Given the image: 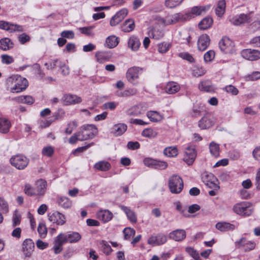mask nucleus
<instances>
[{
    "mask_svg": "<svg viewBox=\"0 0 260 260\" xmlns=\"http://www.w3.org/2000/svg\"><path fill=\"white\" fill-rule=\"evenodd\" d=\"M154 20L157 24L163 25L165 26L175 24L180 21H186V19L184 15L178 13L172 15L168 14L165 18L156 16Z\"/></svg>",
    "mask_w": 260,
    "mask_h": 260,
    "instance_id": "obj_1",
    "label": "nucleus"
},
{
    "mask_svg": "<svg viewBox=\"0 0 260 260\" xmlns=\"http://www.w3.org/2000/svg\"><path fill=\"white\" fill-rule=\"evenodd\" d=\"M254 208L248 202H241L236 204L233 207V211L237 214L243 216H249L253 212Z\"/></svg>",
    "mask_w": 260,
    "mask_h": 260,
    "instance_id": "obj_2",
    "label": "nucleus"
},
{
    "mask_svg": "<svg viewBox=\"0 0 260 260\" xmlns=\"http://www.w3.org/2000/svg\"><path fill=\"white\" fill-rule=\"evenodd\" d=\"M169 187L172 193H180L183 188V182L182 178L176 175L171 176L169 180Z\"/></svg>",
    "mask_w": 260,
    "mask_h": 260,
    "instance_id": "obj_3",
    "label": "nucleus"
},
{
    "mask_svg": "<svg viewBox=\"0 0 260 260\" xmlns=\"http://www.w3.org/2000/svg\"><path fill=\"white\" fill-rule=\"evenodd\" d=\"M10 161L11 164L18 170H23L28 165L29 159L22 154L16 155L12 157Z\"/></svg>",
    "mask_w": 260,
    "mask_h": 260,
    "instance_id": "obj_4",
    "label": "nucleus"
},
{
    "mask_svg": "<svg viewBox=\"0 0 260 260\" xmlns=\"http://www.w3.org/2000/svg\"><path fill=\"white\" fill-rule=\"evenodd\" d=\"M197 156L195 147L193 145L187 146L184 151L183 160L188 165H191L194 162Z\"/></svg>",
    "mask_w": 260,
    "mask_h": 260,
    "instance_id": "obj_5",
    "label": "nucleus"
},
{
    "mask_svg": "<svg viewBox=\"0 0 260 260\" xmlns=\"http://www.w3.org/2000/svg\"><path fill=\"white\" fill-rule=\"evenodd\" d=\"M35 244L30 239H25L22 245V252L24 258H30L34 251Z\"/></svg>",
    "mask_w": 260,
    "mask_h": 260,
    "instance_id": "obj_6",
    "label": "nucleus"
},
{
    "mask_svg": "<svg viewBox=\"0 0 260 260\" xmlns=\"http://www.w3.org/2000/svg\"><path fill=\"white\" fill-rule=\"evenodd\" d=\"M202 180L205 184L210 188L214 190L218 189L219 186L217 185L216 178L212 173H206L202 176Z\"/></svg>",
    "mask_w": 260,
    "mask_h": 260,
    "instance_id": "obj_7",
    "label": "nucleus"
},
{
    "mask_svg": "<svg viewBox=\"0 0 260 260\" xmlns=\"http://www.w3.org/2000/svg\"><path fill=\"white\" fill-rule=\"evenodd\" d=\"M215 121L212 114L207 113L199 121L198 125L202 129L209 128L214 124Z\"/></svg>",
    "mask_w": 260,
    "mask_h": 260,
    "instance_id": "obj_8",
    "label": "nucleus"
},
{
    "mask_svg": "<svg viewBox=\"0 0 260 260\" xmlns=\"http://www.w3.org/2000/svg\"><path fill=\"white\" fill-rule=\"evenodd\" d=\"M221 50L225 53H232L234 51V43L228 37H223L219 43Z\"/></svg>",
    "mask_w": 260,
    "mask_h": 260,
    "instance_id": "obj_9",
    "label": "nucleus"
},
{
    "mask_svg": "<svg viewBox=\"0 0 260 260\" xmlns=\"http://www.w3.org/2000/svg\"><path fill=\"white\" fill-rule=\"evenodd\" d=\"M250 15L241 14L231 18L230 22L234 25H241L251 21Z\"/></svg>",
    "mask_w": 260,
    "mask_h": 260,
    "instance_id": "obj_10",
    "label": "nucleus"
},
{
    "mask_svg": "<svg viewBox=\"0 0 260 260\" xmlns=\"http://www.w3.org/2000/svg\"><path fill=\"white\" fill-rule=\"evenodd\" d=\"M59 236L64 243H76L81 238L80 234L75 232H71L67 234L60 233Z\"/></svg>",
    "mask_w": 260,
    "mask_h": 260,
    "instance_id": "obj_11",
    "label": "nucleus"
},
{
    "mask_svg": "<svg viewBox=\"0 0 260 260\" xmlns=\"http://www.w3.org/2000/svg\"><path fill=\"white\" fill-rule=\"evenodd\" d=\"M241 54L244 58L250 61L256 60L260 58V51L257 50L244 49L241 52Z\"/></svg>",
    "mask_w": 260,
    "mask_h": 260,
    "instance_id": "obj_12",
    "label": "nucleus"
},
{
    "mask_svg": "<svg viewBox=\"0 0 260 260\" xmlns=\"http://www.w3.org/2000/svg\"><path fill=\"white\" fill-rule=\"evenodd\" d=\"M0 28L7 30L10 32L15 31H22L23 26L18 24H15L5 21H0Z\"/></svg>",
    "mask_w": 260,
    "mask_h": 260,
    "instance_id": "obj_13",
    "label": "nucleus"
},
{
    "mask_svg": "<svg viewBox=\"0 0 260 260\" xmlns=\"http://www.w3.org/2000/svg\"><path fill=\"white\" fill-rule=\"evenodd\" d=\"M140 71L141 69L138 67H134L129 68L126 74V77L127 80L133 84H136Z\"/></svg>",
    "mask_w": 260,
    "mask_h": 260,
    "instance_id": "obj_14",
    "label": "nucleus"
},
{
    "mask_svg": "<svg viewBox=\"0 0 260 260\" xmlns=\"http://www.w3.org/2000/svg\"><path fill=\"white\" fill-rule=\"evenodd\" d=\"M16 81V86L11 88V92H20L24 90L28 86V82L25 78L21 77L20 75Z\"/></svg>",
    "mask_w": 260,
    "mask_h": 260,
    "instance_id": "obj_15",
    "label": "nucleus"
},
{
    "mask_svg": "<svg viewBox=\"0 0 260 260\" xmlns=\"http://www.w3.org/2000/svg\"><path fill=\"white\" fill-rule=\"evenodd\" d=\"M49 220L57 225H63L66 223V218L64 215L58 211L54 212L52 213H49Z\"/></svg>",
    "mask_w": 260,
    "mask_h": 260,
    "instance_id": "obj_16",
    "label": "nucleus"
},
{
    "mask_svg": "<svg viewBox=\"0 0 260 260\" xmlns=\"http://www.w3.org/2000/svg\"><path fill=\"white\" fill-rule=\"evenodd\" d=\"M128 11L126 9H122L113 16L110 20V24L112 26H115L120 23L127 16Z\"/></svg>",
    "mask_w": 260,
    "mask_h": 260,
    "instance_id": "obj_17",
    "label": "nucleus"
},
{
    "mask_svg": "<svg viewBox=\"0 0 260 260\" xmlns=\"http://www.w3.org/2000/svg\"><path fill=\"white\" fill-rule=\"evenodd\" d=\"M167 241L166 235L159 234L155 236H151L148 240V243L153 246L160 245L165 243Z\"/></svg>",
    "mask_w": 260,
    "mask_h": 260,
    "instance_id": "obj_18",
    "label": "nucleus"
},
{
    "mask_svg": "<svg viewBox=\"0 0 260 260\" xmlns=\"http://www.w3.org/2000/svg\"><path fill=\"white\" fill-rule=\"evenodd\" d=\"M62 101L64 105H70L80 103L82 99L76 95L67 94L64 95Z\"/></svg>",
    "mask_w": 260,
    "mask_h": 260,
    "instance_id": "obj_19",
    "label": "nucleus"
},
{
    "mask_svg": "<svg viewBox=\"0 0 260 260\" xmlns=\"http://www.w3.org/2000/svg\"><path fill=\"white\" fill-rule=\"evenodd\" d=\"M209 7L208 6H196L193 7L191 9V12L186 13L184 16L186 17V20L191 18V15H195L199 16L205 13L207 10L209 9Z\"/></svg>",
    "mask_w": 260,
    "mask_h": 260,
    "instance_id": "obj_20",
    "label": "nucleus"
},
{
    "mask_svg": "<svg viewBox=\"0 0 260 260\" xmlns=\"http://www.w3.org/2000/svg\"><path fill=\"white\" fill-rule=\"evenodd\" d=\"M210 42V39L206 34L201 35L198 39V49L201 51H205L209 46Z\"/></svg>",
    "mask_w": 260,
    "mask_h": 260,
    "instance_id": "obj_21",
    "label": "nucleus"
},
{
    "mask_svg": "<svg viewBox=\"0 0 260 260\" xmlns=\"http://www.w3.org/2000/svg\"><path fill=\"white\" fill-rule=\"evenodd\" d=\"M47 182L43 179H39L35 183V188L37 195L38 197H43L46 191Z\"/></svg>",
    "mask_w": 260,
    "mask_h": 260,
    "instance_id": "obj_22",
    "label": "nucleus"
},
{
    "mask_svg": "<svg viewBox=\"0 0 260 260\" xmlns=\"http://www.w3.org/2000/svg\"><path fill=\"white\" fill-rule=\"evenodd\" d=\"M98 218L103 222L110 221L113 216V213L108 210H100L96 213Z\"/></svg>",
    "mask_w": 260,
    "mask_h": 260,
    "instance_id": "obj_23",
    "label": "nucleus"
},
{
    "mask_svg": "<svg viewBox=\"0 0 260 260\" xmlns=\"http://www.w3.org/2000/svg\"><path fill=\"white\" fill-rule=\"evenodd\" d=\"M236 245L238 247H243L245 251H250L255 247V244L247 241L246 238H242L239 241L236 242Z\"/></svg>",
    "mask_w": 260,
    "mask_h": 260,
    "instance_id": "obj_24",
    "label": "nucleus"
},
{
    "mask_svg": "<svg viewBox=\"0 0 260 260\" xmlns=\"http://www.w3.org/2000/svg\"><path fill=\"white\" fill-rule=\"evenodd\" d=\"M199 89L201 91H204L207 92H214L215 88L210 80H205L202 81L199 84Z\"/></svg>",
    "mask_w": 260,
    "mask_h": 260,
    "instance_id": "obj_25",
    "label": "nucleus"
},
{
    "mask_svg": "<svg viewBox=\"0 0 260 260\" xmlns=\"http://www.w3.org/2000/svg\"><path fill=\"white\" fill-rule=\"evenodd\" d=\"M120 208L125 213L128 220L132 223H136L137 218L135 213L129 208L123 206H119Z\"/></svg>",
    "mask_w": 260,
    "mask_h": 260,
    "instance_id": "obj_26",
    "label": "nucleus"
},
{
    "mask_svg": "<svg viewBox=\"0 0 260 260\" xmlns=\"http://www.w3.org/2000/svg\"><path fill=\"white\" fill-rule=\"evenodd\" d=\"M148 35L150 38L158 40L164 36V31L162 29L155 26L149 31Z\"/></svg>",
    "mask_w": 260,
    "mask_h": 260,
    "instance_id": "obj_27",
    "label": "nucleus"
},
{
    "mask_svg": "<svg viewBox=\"0 0 260 260\" xmlns=\"http://www.w3.org/2000/svg\"><path fill=\"white\" fill-rule=\"evenodd\" d=\"M185 237L186 233L183 230H176L170 233V238L176 241H182Z\"/></svg>",
    "mask_w": 260,
    "mask_h": 260,
    "instance_id": "obj_28",
    "label": "nucleus"
},
{
    "mask_svg": "<svg viewBox=\"0 0 260 260\" xmlns=\"http://www.w3.org/2000/svg\"><path fill=\"white\" fill-rule=\"evenodd\" d=\"M127 129V125L124 123H118L113 125L111 133L116 136L122 135Z\"/></svg>",
    "mask_w": 260,
    "mask_h": 260,
    "instance_id": "obj_29",
    "label": "nucleus"
},
{
    "mask_svg": "<svg viewBox=\"0 0 260 260\" xmlns=\"http://www.w3.org/2000/svg\"><path fill=\"white\" fill-rule=\"evenodd\" d=\"M135 27L134 20L133 19H128L121 25V29L123 32H129L133 30Z\"/></svg>",
    "mask_w": 260,
    "mask_h": 260,
    "instance_id": "obj_30",
    "label": "nucleus"
},
{
    "mask_svg": "<svg viewBox=\"0 0 260 260\" xmlns=\"http://www.w3.org/2000/svg\"><path fill=\"white\" fill-rule=\"evenodd\" d=\"M146 116L151 121L153 122H160L164 118L163 116L156 111H148Z\"/></svg>",
    "mask_w": 260,
    "mask_h": 260,
    "instance_id": "obj_31",
    "label": "nucleus"
},
{
    "mask_svg": "<svg viewBox=\"0 0 260 260\" xmlns=\"http://www.w3.org/2000/svg\"><path fill=\"white\" fill-rule=\"evenodd\" d=\"M180 89V85L175 82H168L165 87L166 92L169 94L175 93L178 92Z\"/></svg>",
    "mask_w": 260,
    "mask_h": 260,
    "instance_id": "obj_32",
    "label": "nucleus"
},
{
    "mask_svg": "<svg viewBox=\"0 0 260 260\" xmlns=\"http://www.w3.org/2000/svg\"><path fill=\"white\" fill-rule=\"evenodd\" d=\"M13 43L8 38L2 39L0 40V49L4 51H7L13 47Z\"/></svg>",
    "mask_w": 260,
    "mask_h": 260,
    "instance_id": "obj_33",
    "label": "nucleus"
},
{
    "mask_svg": "<svg viewBox=\"0 0 260 260\" xmlns=\"http://www.w3.org/2000/svg\"><path fill=\"white\" fill-rule=\"evenodd\" d=\"M215 227L222 232L234 230L235 229V225L225 222H218L216 224Z\"/></svg>",
    "mask_w": 260,
    "mask_h": 260,
    "instance_id": "obj_34",
    "label": "nucleus"
},
{
    "mask_svg": "<svg viewBox=\"0 0 260 260\" xmlns=\"http://www.w3.org/2000/svg\"><path fill=\"white\" fill-rule=\"evenodd\" d=\"M141 45L139 39L135 36L130 37L128 42V46L132 50L136 51L138 50Z\"/></svg>",
    "mask_w": 260,
    "mask_h": 260,
    "instance_id": "obj_35",
    "label": "nucleus"
},
{
    "mask_svg": "<svg viewBox=\"0 0 260 260\" xmlns=\"http://www.w3.org/2000/svg\"><path fill=\"white\" fill-rule=\"evenodd\" d=\"M94 168L98 171L106 172L111 168V165L106 161H100L94 164Z\"/></svg>",
    "mask_w": 260,
    "mask_h": 260,
    "instance_id": "obj_36",
    "label": "nucleus"
},
{
    "mask_svg": "<svg viewBox=\"0 0 260 260\" xmlns=\"http://www.w3.org/2000/svg\"><path fill=\"white\" fill-rule=\"evenodd\" d=\"M10 121L4 118H0V132L2 133H7L9 131L11 126Z\"/></svg>",
    "mask_w": 260,
    "mask_h": 260,
    "instance_id": "obj_37",
    "label": "nucleus"
},
{
    "mask_svg": "<svg viewBox=\"0 0 260 260\" xmlns=\"http://www.w3.org/2000/svg\"><path fill=\"white\" fill-rule=\"evenodd\" d=\"M19 103L26 104L28 105L32 104L35 100L34 98L29 95H21L14 99Z\"/></svg>",
    "mask_w": 260,
    "mask_h": 260,
    "instance_id": "obj_38",
    "label": "nucleus"
},
{
    "mask_svg": "<svg viewBox=\"0 0 260 260\" xmlns=\"http://www.w3.org/2000/svg\"><path fill=\"white\" fill-rule=\"evenodd\" d=\"M213 23L212 18L210 17H206L202 19L199 23V27L201 29H206L210 27Z\"/></svg>",
    "mask_w": 260,
    "mask_h": 260,
    "instance_id": "obj_39",
    "label": "nucleus"
},
{
    "mask_svg": "<svg viewBox=\"0 0 260 260\" xmlns=\"http://www.w3.org/2000/svg\"><path fill=\"white\" fill-rule=\"evenodd\" d=\"M226 3L224 0H220L217 4V6L215 9L216 15L219 17H221L225 12Z\"/></svg>",
    "mask_w": 260,
    "mask_h": 260,
    "instance_id": "obj_40",
    "label": "nucleus"
},
{
    "mask_svg": "<svg viewBox=\"0 0 260 260\" xmlns=\"http://www.w3.org/2000/svg\"><path fill=\"white\" fill-rule=\"evenodd\" d=\"M57 203L59 206L63 208H69L72 206L71 201L67 197H59L57 199Z\"/></svg>",
    "mask_w": 260,
    "mask_h": 260,
    "instance_id": "obj_41",
    "label": "nucleus"
},
{
    "mask_svg": "<svg viewBox=\"0 0 260 260\" xmlns=\"http://www.w3.org/2000/svg\"><path fill=\"white\" fill-rule=\"evenodd\" d=\"M106 44L109 48L115 47L118 44V38L115 36L108 37L106 40Z\"/></svg>",
    "mask_w": 260,
    "mask_h": 260,
    "instance_id": "obj_42",
    "label": "nucleus"
},
{
    "mask_svg": "<svg viewBox=\"0 0 260 260\" xmlns=\"http://www.w3.org/2000/svg\"><path fill=\"white\" fill-rule=\"evenodd\" d=\"M95 129H93V133L92 132V133L87 134L86 132H83L82 131L81 132L76 133V134L79 135V136H78V140L83 141L86 140L93 138V135H94V133H95Z\"/></svg>",
    "mask_w": 260,
    "mask_h": 260,
    "instance_id": "obj_43",
    "label": "nucleus"
},
{
    "mask_svg": "<svg viewBox=\"0 0 260 260\" xmlns=\"http://www.w3.org/2000/svg\"><path fill=\"white\" fill-rule=\"evenodd\" d=\"M64 242L59 238L58 235L55 240L54 251L55 254L59 253L62 250V245Z\"/></svg>",
    "mask_w": 260,
    "mask_h": 260,
    "instance_id": "obj_44",
    "label": "nucleus"
},
{
    "mask_svg": "<svg viewBox=\"0 0 260 260\" xmlns=\"http://www.w3.org/2000/svg\"><path fill=\"white\" fill-rule=\"evenodd\" d=\"M209 149L211 154L214 157H217L219 155V146L214 142L209 145Z\"/></svg>",
    "mask_w": 260,
    "mask_h": 260,
    "instance_id": "obj_45",
    "label": "nucleus"
},
{
    "mask_svg": "<svg viewBox=\"0 0 260 260\" xmlns=\"http://www.w3.org/2000/svg\"><path fill=\"white\" fill-rule=\"evenodd\" d=\"M19 75H15L8 77L6 80V84L7 87L9 88L10 91L11 92V88L16 86V81L18 80Z\"/></svg>",
    "mask_w": 260,
    "mask_h": 260,
    "instance_id": "obj_46",
    "label": "nucleus"
},
{
    "mask_svg": "<svg viewBox=\"0 0 260 260\" xmlns=\"http://www.w3.org/2000/svg\"><path fill=\"white\" fill-rule=\"evenodd\" d=\"M164 154L168 157H175L178 154V150L176 147H169L164 149Z\"/></svg>",
    "mask_w": 260,
    "mask_h": 260,
    "instance_id": "obj_47",
    "label": "nucleus"
},
{
    "mask_svg": "<svg viewBox=\"0 0 260 260\" xmlns=\"http://www.w3.org/2000/svg\"><path fill=\"white\" fill-rule=\"evenodd\" d=\"M24 193L30 197L37 196L36 188L32 186L30 184L26 183L24 185Z\"/></svg>",
    "mask_w": 260,
    "mask_h": 260,
    "instance_id": "obj_48",
    "label": "nucleus"
},
{
    "mask_svg": "<svg viewBox=\"0 0 260 260\" xmlns=\"http://www.w3.org/2000/svg\"><path fill=\"white\" fill-rule=\"evenodd\" d=\"M183 0H165V5L170 9H173L179 6Z\"/></svg>",
    "mask_w": 260,
    "mask_h": 260,
    "instance_id": "obj_49",
    "label": "nucleus"
},
{
    "mask_svg": "<svg viewBox=\"0 0 260 260\" xmlns=\"http://www.w3.org/2000/svg\"><path fill=\"white\" fill-rule=\"evenodd\" d=\"M157 135V133L152 128H147L142 132V136L146 138H154Z\"/></svg>",
    "mask_w": 260,
    "mask_h": 260,
    "instance_id": "obj_50",
    "label": "nucleus"
},
{
    "mask_svg": "<svg viewBox=\"0 0 260 260\" xmlns=\"http://www.w3.org/2000/svg\"><path fill=\"white\" fill-rule=\"evenodd\" d=\"M95 56L98 61L101 63L104 60H108L111 57V55L106 52H99L96 53Z\"/></svg>",
    "mask_w": 260,
    "mask_h": 260,
    "instance_id": "obj_51",
    "label": "nucleus"
},
{
    "mask_svg": "<svg viewBox=\"0 0 260 260\" xmlns=\"http://www.w3.org/2000/svg\"><path fill=\"white\" fill-rule=\"evenodd\" d=\"M141 114L138 106H133L126 111V114L129 116H137Z\"/></svg>",
    "mask_w": 260,
    "mask_h": 260,
    "instance_id": "obj_52",
    "label": "nucleus"
},
{
    "mask_svg": "<svg viewBox=\"0 0 260 260\" xmlns=\"http://www.w3.org/2000/svg\"><path fill=\"white\" fill-rule=\"evenodd\" d=\"M38 232L42 238H45L47 234V230L45 224L40 223L38 227Z\"/></svg>",
    "mask_w": 260,
    "mask_h": 260,
    "instance_id": "obj_53",
    "label": "nucleus"
},
{
    "mask_svg": "<svg viewBox=\"0 0 260 260\" xmlns=\"http://www.w3.org/2000/svg\"><path fill=\"white\" fill-rule=\"evenodd\" d=\"M124 239L126 240L129 239L135 235V231L131 228H125L123 230Z\"/></svg>",
    "mask_w": 260,
    "mask_h": 260,
    "instance_id": "obj_54",
    "label": "nucleus"
},
{
    "mask_svg": "<svg viewBox=\"0 0 260 260\" xmlns=\"http://www.w3.org/2000/svg\"><path fill=\"white\" fill-rule=\"evenodd\" d=\"M93 129H95L96 131L95 133H94L93 135V138L98 134V129L93 124H87L86 125H84L83 126L82 131L83 132H86L87 134L93 133Z\"/></svg>",
    "mask_w": 260,
    "mask_h": 260,
    "instance_id": "obj_55",
    "label": "nucleus"
},
{
    "mask_svg": "<svg viewBox=\"0 0 260 260\" xmlns=\"http://www.w3.org/2000/svg\"><path fill=\"white\" fill-rule=\"evenodd\" d=\"M21 216L18 214L17 211L15 210L13 215L12 226L13 228L20 224Z\"/></svg>",
    "mask_w": 260,
    "mask_h": 260,
    "instance_id": "obj_56",
    "label": "nucleus"
},
{
    "mask_svg": "<svg viewBox=\"0 0 260 260\" xmlns=\"http://www.w3.org/2000/svg\"><path fill=\"white\" fill-rule=\"evenodd\" d=\"M223 90H225L227 93H231L232 95H236L239 93L238 89L232 85H229L226 86Z\"/></svg>",
    "mask_w": 260,
    "mask_h": 260,
    "instance_id": "obj_57",
    "label": "nucleus"
},
{
    "mask_svg": "<svg viewBox=\"0 0 260 260\" xmlns=\"http://www.w3.org/2000/svg\"><path fill=\"white\" fill-rule=\"evenodd\" d=\"M42 154L48 157L51 156L54 153V149L52 146H48L45 147L42 150Z\"/></svg>",
    "mask_w": 260,
    "mask_h": 260,
    "instance_id": "obj_58",
    "label": "nucleus"
},
{
    "mask_svg": "<svg viewBox=\"0 0 260 260\" xmlns=\"http://www.w3.org/2000/svg\"><path fill=\"white\" fill-rule=\"evenodd\" d=\"M1 60L3 63L6 64H10L14 61L13 57L7 54L2 55Z\"/></svg>",
    "mask_w": 260,
    "mask_h": 260,
    "instance_id": "obj_59",
    "label": "nucleus"
},
{
    "mask_svg": "<svg viewBox=\"0 0 260 260\" xmlns=\"http://www.w3.org/2000/svg\"><path fill=\"white\" fill-rule=\"evenodd\" d=\"M247 81H255L260 79V72H254L246 77Z\"/></svg>",
    "mask_w": 260,
    "mask_h": 260,
    "instance_id": "obj_60",
    "label": "nucleus"
},
{
    "mask_svg": "<svg viewBox=\"0 0 260 260\" xmlns=\"http://www.w3.org/2000/svg\"><path fill=\"white\" fill-rule=\"evenodd\" d=\"M178 56L181 58L188 61L190 62H193L194 61V58L192 55L187 52L179 53Z\"/></svg>",
    "mask_w": 260,
    "mask_h": 260,
    "instance_id": "obj_61",
    "label": "nucleus"
},
{
    "mask_svg": "<svg viewBox=\"0 0 260 260\" xmlns=\"http://www.w3.org/2000/svg\"><path fill=\"white\" fill-rule=\"evenodd\" d=\"M170 48V44L167 43H162L158 45V50L161 53H166Z\"/></svg>",
    "mask_w": 260,
    "mask_h": 260,
    "instance_id": "obj_62",
    "label": "nucleus"
},
{
    "mask_svg": "<svg viewBox=\"0 0 260 260\" xmlns=\"http://www.w3.org/2000/svg\"><path fill=\"white\" fill-rule=\"evenodd\" d=\"M77 126V123L76 121H72L68 124L66 129L65 133L67 134H71L73 130Z\"/></svg>",
    "mask_w": 260,
    "mask_h": 260,
    "instance_id": "obj_63",
    "label": "nucleus"
},
{
    "mask_svg": "<svg viewBox=\"0 0 260 260\" xmlns=\"http://www.w3.org/2000/svg\"><path fill=\"white\" fill-rule=\"evenodd\" d=\"M205 73H206V70L202 67L195 68L193 70V71H192V74H193V76H194L196 77H199V76H203V75H204L205 74Z\"/></svg>",
    "mask_w": 260,
    "mask_h": 260,
    "instance_id": "obj_64",
    "label": "nucleus"
}]
</instances>
